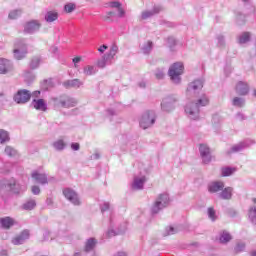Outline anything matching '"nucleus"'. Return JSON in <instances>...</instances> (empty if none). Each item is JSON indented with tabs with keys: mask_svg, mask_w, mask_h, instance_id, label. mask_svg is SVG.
<instances>
[{
	"mask_svg": "<svg viewBox=\"0 0 256 256\" xmlns=\"http://www.w3.org/2000/svg\"><path fill=\"white\" fill-rule=\"evenodd\" d=\"M232 105L234 107H245V99L241 98V97H235L233 100H232Z\"/></svg>",
	"mask_w": 256,
	"mask_h": 256,
	"instance_id": "obj_37",
	"label": "nucleus"
},
{
	"mask_svg": "<svg viewBox=\"0 0 256 256\" xmlns=\"http://www.w3.org/2000/svg\"><path fill=\"white\" fill-rule=\"evenodd\" d=\"M14 59L17 61H21V59H25L27 57V43L25 42V39L16 40L14 44Z\"/></svg>",
	"mask_w": 256,
	"mask_h": 256,
	"instance_id": "obj_8",
	"label": "nucleus"
},
{
	"mask_svg": "<svg viewBox=\"0 0 256 256\" xmlns=\"http://www.w3.org/2000/svg\"><path fill=\"white\" fill-rule=\"evenodd\" d=\"M29 237H30L29 230H24L19 235H17L12 239V243L13 245H23V243H25L27 239H29Z\"/></svg>",
	"mask_w": 256,
	"mask_h": 256,
	"instance_id": "obj_18",
	"label": "nucleus"
},
{
	"mask_svg": "<svg viewBox=\"0 0 256 256\" xmlns=\"http://www.w3.org/2000/svg\"><path fill=\"white\" fill-rule=\"evenodd\" d=\"M63 195L72 205H81V199H79V194L75 190L66 188L63 190Z\"/></svg>",
	"mask_w": 256,
	"mask_h": 256,
	"instance_id": "obj_10",
	"label": "nucleus"
},
{
	"mask_svg": "<svg viewBox=\"0 0 256 256\" xmlns=\"http://www.w3.org/2000/svg\"><path fill=\"white\" fill-rule=\"evenodd\" d=\"M248 219L253 225H256V205H252L248 209Z\"/></svg>",
	"mask_w": 256,
	"mask_h": 256,
	"instance_id": "obj_29",
	"label": "nucleus"
},
{
	"mask_svg": "<svg viewBox=\"0 0 256 256\" xmlns=\"http://www.w3.org/2000/svg\"><path fill=\"white\" fill-rule=\"evenodd\" d=\"M118 51H119V47H117V45L113 44L110 47L109 52L104 54L101 57V59H99L97 61V67H99V69H105V67H107V65H111L113 63V59H115V55H117Z\"/></svg>",
	"mask_w": 256,
	"mask_h": 256,
	"instance_id": "obj_6",
	"label": "nucleus"
},
{
	"mask_svg": "<svg viewBox=\"0 0 256 256\" xmlns=\"http://www.w3.org/2000/svg\"><path fill=\"white\" fill-rule=\"evenodd\" d=\"M159 11H161V7H154L153 10L143 11L141 14V19H143L144 21L147 19H151V17H153V15H156V13H159Z\"/></svg>",
	"mask_w": 256,
	"mask_h": 256,
	"instance_id": "obj_26",
	"label": "nucleus"
},
{
	"mask_svg": "<svg viewBox=\"0 0 256 256\" xmlns=\"http://www.w3.org/2000/svg\"><path fill=\"white\" fill-rule=\"evenodd\" d=\"M83 73L86 75V77H91L97 73V66L86 65L83 68Z\"/></svg>",
	"mask_w": 256,
	"mask_h": 256,
	"instance_id": "obj_28",
	"label": "nucleus"
},
{
	"mask_svg": "<svg viewBox=\"0 0 256 256\" xmlns=\"http://www.w3.org/2000/svg\"><path fill=\"white\" fill-rule=\"evenodd\" d=\"M107 49H108V46L103 44L102 46H100L98 48V51H99V53H105V51H107Z\"/></svg>",
	"mask_w": 256,
	"mask_h": 256,
	"instance_id": "obj_56",
	"label": "nucleus"
},
{
	"mask_svg": "<svg viewBox=\"0 0 256 256\" xmlns=\"http://www.w3.org/2000/svg\"><path fill=\"white\" fill-rule=\"evenodd\" d=\"M251 39V34L249 32H244L238 37V43L240 45H245V43H249Z\"/></svg>",
	"mask_w": 256,
	"mask_h": 256,
	"instance_id": "obj_35",
	"label": "nucleus"
},
{
	"mask_svg": "<svg viewBox=\"0 0 256 256\" xmlns=\"http://www.w3.org/2000/svg\"><path fill=\"white\" fill-rule=\"evenodd\" d=\"M169 194L162 193L158 195L152 204L150 211L152 215H157L158 213H161L163 209H166V207H169Z\"/></svg>",
	"mask_w": 256,
	"mask_h": 256,
	"instance_id": "obj_3",
	"label": "nucleus"
},
{
	"mask_svg": "<svg viewBox=\"0 0 256 256\" xmlns=\"http://www.w3.org/2000/svg\"><path fill=\"white\" fill-rule=\"evenodd\" d=\"M40 95H41V91H39V90H36L31 93V97H34L35 99L39 98Z\"/></svg>",
	"mask_w": 256,
	"mask_h": 256,
	"instance_id": "obj_57",
	"label": "nucleus"
},
{
	"mask_svg": "<svg viewBox=\"0 0 256 256\" xmlns=\"http://www.w3.org/2000/svg\"><path fill=\"white\" fill-rule=\"evenodd\" d=\"M100 157H101V155H99V153H95V154H93V155L91 156V159L97 160V159H100Z\"/></svg>",
	"mask_w": 256,
	"mask_h": 256,
	"instance_id": "obj_63",
	"label": "nucleus"
},
{
	"mask_svg": "<svg viewBox=\"0 0 256 256\" xmlns=\"http://www.w3.org/2000/svg\"><path fill=\"white\" fill-rule=\"evenodd\" d=\"M203 89V80L197 79L191 82L186 90V97L191 99L192 97H196L197 100L189 102L185 106V113L192 119L193 121H197L199 119V113L201 107H207L209 105V97L205 94H200L199 92Z\"/></svg>",
	"mask_w": 256,
	"mask_h": 256,
	"instance_id": "obj_1",
	"label": "nucleus"
},
{
	"mask_svg": "<svg viewBox=\"0 0 256 256\" xmlns=\"http://www.w3.org/2000/svg\"><path fill=\"white\" fill-rule=\"evenodd\" d=\"M237 171V168L235 167H222L221 168V175L222 177H231V175H233V173H235Z\"/></svg>",
	"mask_w": 256,
	"mask_h": 256,
	"instance_id": "obj_30",
	"label": "nucleus"
},
{
	"mask_svg": "<svg viewBox=\"0 0 256 256\" xmlns=\"http://www.w3.org/2000/svg\"><path fill=\"white\" fill-rule=\"evenodd\" d=\"M31 191L33 195H39L41 193V188H39L37 185H34L32 186Z\"/></svg>",
	"mask_w": 256,
	"mask_h": 256,
	"instance_id": "obj_52",
	"label": "nucleus"
},
{
	"mask_svg": "<svg viewBox=\"0 0 256 256\" xmlns=\"http://www.w3.org/2000/svg\"><path fill=\"white\" fill-rule=\"evenodd\" d=\"M199 153L202 159V162L207 165L211 163V148L207 144L199 145Z\"/></svg>",
	"mask_w": 256,
	"mask_h": 256,
	"instance_id": "obj_11",
	"label": "nucleus"
},
{
	"mask_svg": "<svg viewBox=\"0 0 256 256\" xmlns=\"http://www.w3.org/2000/svg\"><path fill=\"white\" fill-rule=\"evenodd\" d=\"M167 41L170 48L175 47L177 45V40L173 36L168 37Z\"/></svg>",
	"mask_w": 256,
	"mask_h": 256,
	"instance_id": "obj_49",
	"label": "nucleus"
},
{
	"mask_svg": "<svg viewBox=\"0 0 256 256\" xmlns=\"http://www.w3.org/2000/svg\"><path fill=\"white\" fill-rule=\"evenodd\" d=\"M75 4H73V3H68V4H66L65 6H64V11L66 12V13H73V10L75 9Z\"/></svg>",
	"mask_w": 256,
	"mask_h": 256,
	"instance_id": "obj_47",
	"label": "nucleus"
},
{
	"mask_svg": "<svg viewBox=\"0 0 256 256\" xmlns=\"http://www.w3.org/2000/svg\"><path fill=\"white\" fill-rule=\"evenodd\" d=\"M218 197L223 199V201H231V199H233V187L228 186L223 188L218 194Z\"/></svg>",
	"mask_w": 256,
	"mask_h": 256,
	"instance_id": "obj_21",
	"label": "nucleus"
},
{
	"mask_svg": "<svg viewBox=\"0 0 256 256\" xmlns=\"http://www.w3.org/2000/svg\"><path fill=\"white\" fill-rule=\"evenodd\" d=\"M32 179H35L40 185H47L49 181L47 180V174H41L39 172L32 173Z\"/></svg>",
	"mask_w": 256,
	"mask_h": 256,
	"instance_id": "obj_25",
	"label": "nucleus"
},
{
	"mask_svg": "<svg viewBox=\"0 0 256 256\" xmlns=\"http://www.w3.org/2000/svg\"><path fill=\"white\" fill-rule=\"evenodd\" d=\"M9 141H11L9 133L6 130L0 129V144L3 145L9 143Z\"/></svg>",
	"mask_w": 256,
	"mask_h": 256,
	"instance_id": "obj_33",
	"label": "nucleus"
},
{
	"mask_svg": "<svg viewBox=\"0 0 256 256\" xmlns=\"http://www.w3.org/2000/svg\"><path fill=\"white\" fill-rule=\"evenodd\" d=\"M249 147L247 142H240L233 145L230 149L226 150V155H233V153H241L245 148Z\"/></svg>",
	"mask_w": 256,
	"mask_h": 256,
	"instance_id": "obj_20",
	"label": "nucleus"
},
{
	"mask_svg": "<svg viewBox=\"0 0 256 256\" xmlns=\"http://www.w3.org/2000/svg\"><path fill=\"white\" fill-rule=\"evenodd\" d=\"M36 206L37 202H35V200H29L23 204V209H25V211H31L35 209Z\"/></svg>",
	"mask_w": 256,
	"mask_h": 256,
	"instance_id": "obj_38",
	"label": "nucleus"
},
{
	"mask_svg": "<svg viewBox=\"0 0 256 256\" xmlns=\"http://www.w3.org/2000/svg\"><path fill=\"white\" fill-rule=\"evenodd\" d=\"M113 17H117V14L113 11L107 12L104 16V21H107L108 23H111L113 21Z\"/></svg>",
	"mask_w": 256,
	"mask_h": 256,
	"instance_id": "obj_44",
	"label": "nucleus"
},
{
	"mask_svg": "<svg viewBox=\"0 0 256 256\" xmlns=\"http://www.w3.org/2000/svg\"><path fill=\"white\" fill-rule=\"evenodd\" d=\"M31 105L36 111H47V102L43 98L33 99Z\"/></svg>",
	"mask_w": 256,
	"mask_h": 256,
	"instance_id": "obj_19",
	"label": "nucleus"
},
{
	"mask_svg": "<svg viewBox=\"0 0 256 256\" xmlns=\"http://www.w3.org/2000/svg\"><path fill=\"white\" fill-rule=\"evenodd\" d=\"M236 19H237V21H242V23H243V21H245V16L241 13H238Z\"/></svg>",
	"mask_w": 256,
	"mask_h": 256,
	"instance_id": "obj_60",
	"label": "nucleus"
},
{
	"mask_svg": "<svg viewBox=\"0 0 256 256\" xmlns=\"http://www.w3.org/2000/svg\"><path fill=\"white\" fill-rule=\"evenodd\" d=\"M102 213H105V211H109L111 209V205L108 202H104L100 207Z\"/></svg>",
	"mask_w": 256,
	"mask_h": 256,
	"instance_id": "obj_51",
	"label": "nucleus"
},
{
	"mask_svg": "<svg viewBox=\"0 0 256 256\" xmlns=\"http://www.w3.org/2000/svg\"><path fill=\"white\" fill-rule=\"evenodd\" d=\"M29 77H30V79H35V76H33V74H31L30 71H27V72L25 73V78H26V79H29Z\"/></svg>",
	"mask_w": 256,
	"mask_h": 256,
	"instance_id": "obj_61",
	"label": "nucleus"
},
{
	"mask_svg": "<svg viewBox=\"0 0 256 256\" xmlns=\"http://www.w3.org/2000/svg\"><path fill=\"white\" fill-rule=\"evenodd\" d=\"M40 64H41V58L34 57L30 62V69H38Z\"/></svg>",
	"mask_w": 256,
	"mask_h": 256,
	"instance_id": "obj_40",
	"label": "nucleus"
},
{
	"mask_svg": "<svg viewBox=\"0 0 256 256\" xmlns=\"http://www.w3.org/2000/svg\"><path fill=\"white\" fill-rule=\"evenodd\" d=\"M59 19V14L55 11H48L45 15V21L47 23H53V21H57Z\"/></svg>",
	"mask_w": 256,
	"mask_h": 256,
	"instance_id": "obj_31",
	"label": "nucleus"
},
{
	"mask_svg": "<svg viewBox=\"0 0 256 256\" xmlns=\"http://www.w3.org/2000/svg\"><path fill=\"white\" fill-rule=\"evenodd\" d=\"M216 39L218 47H225V37L223 35H218Z\"/></svg>",
	"mask_w": 256,
	"mask_h": 256,
	"instance_id": "obj_48",
	"label": "nucleus"
},
{
	"mask_svg": "<svg viewBox=\"0 0 256 256\" xmlns=\"http://www.w3.org/2000/svg\"><path fill=\"white\" fill-rule=\"evenodd\" d=\"M236 93L238 95H247L249 93V84L240 81L236 85Z\"/></svg>",
	"mask_w": 256,
	"mask_h": 256,
	"instance_id": "obj_23",
	"label": "nucleus"
},
{
	"mask_svg": "<svg viewBox=\"0 0 256 256\" xmlns=\"http://www.w3.org/2000/svg\"><path fill=\"white\" fill-rule=\"evenodd\" d=\"M236 119H238V121H245V119H247V116H245V114L238 112L236 114Z\"/></svg>",
	"mask_w": 256,
	"mask_h": 256,
	"instance_id": "obj_54",
	"label": "nucleus"
},
{
	"mask_svg": "<svg viewBox=\"0 0 256 256\" xmlns=\"http://www.w3.org/2000/svg\"><path fill=\"white\" fill-rule=\"evenodd\" d=\"M207 214L210 220H212L213 222L217 221V213L215 212V209L213 207L208 208Z\"/></svg>",
	"mask_w": 256,
	"mask_h": 256,
	"instance_id": "obj_41",
	"label": "nucleus"
},
{
	"mask_svg": "<svg viewBox=\"0 0 256 256\" xmlns=\"http://www.w3.org/2000/svg\"><path fill=\"white\" fill-rule=\"evenodd\" d=\"M96 245H97V239H95V238L87 239L85 246H84L85 253H90V251H93V249H95Z\"/></svg>",
	"mask_w": 256,
	"mask_h": 256,
	"instance_id": "obj_27",
	"label": "nucleus"
},
{
	"mask_svg": "<svg viewBox=\"0 0 256 256\" xmlns=\"http://www.w3.org/2000/svg\"><path fill=\"white\" fill-rule=\"evenodd\" d=\"M27 187L21 185L15 178L3 179L0 182L1 193H13L19 195L25 192Z\"/></svg>",
	"mask_w": 256,
	"mask_h": 256,
	"instance_id": "obj_2",
	"label": "nucleus"
},
{
	"mask_svg": "<svg viewBox=\"0 0 256 256\" xmlns=\"http://www.w3.org/2000/svg\"><path fill=\"white\" fill-rule=\"evenodd\" d=\"M85 83L81 81L80 79H71V80H66L63 82V86L66 89H81Z\"/></svg>",
	"mask_w": 256,
	"mask_h": 256,
	"instance_id": "obj_16",
	"label": "nucleus"
},
{
	"mask_svg": "<svg viewBox=\"0 0 256 256\" xmlns=\"http://www.w3.org/2000/svg\"><path fill=\"white\" fill-rule=\"evenodd\" d=\"M118 17L122 18L125 17V10H123V8H118Z\"/></svg>",
	"mask_w": 256,
	"mask_h": 256,
	"instance_id": "obj_58",
	"label": "nucleus"
},
{
	"mask_svg": "<svg viewBox=\"0 0 256 256\" xmlns=\"http://www.w3.org/2000/svg\"><path fill=\"white\" fill-rule=\"evenodd\" d=\"M0 256H9V254L7 253V250H2Z\"/></svg>",
	"mask_w": 256,
	"mask_h": 256,
	"instance_id": "obj_64",
	"label": "nucleus"
},
{
	"mask_svg": "<svg viewBox=\"0 0 256 256\" xmlns=\"http://www.w3.org/2000/svg\"><path fill=\"white\" fill-rule=\"evenodd\" d=\"M109 7L112 9H119L121 8V3L119 1H112L109 3Z\"/></svg>",
	"mask_w": 256,
	"mask_h": 256,
	"instance_id": "obj_50",
	"label": "nucleus"
},
{
	"mask_svg": "<svg viewBox=\"0 0 256 256\" xmlns=\"http://www.w3.org/2000/svg\"><path fill=\"white\" fill-rule=\"evenodd\" d=\"M155 121H157V114L155 111L147 110L141 115L139 125L141 129H149V127L155 125Z\"/></svg>",
	"mask_w": 256,
	"mask_h": 256,
	"instance_id": "obj_7",
	"label": "nucleus"
},
{
	"mask_svg": "<svg viewBox=\"0 0 256 256\" xmlns=\"http://www.w3.org/2000/svg\"><path fill=\"white\" fill-rule=\"evenodd\" d=\"M175 233H177V230L175 228H173L172 226H170L169 228L165 229L164 237H167L169 235H175Z\"/></svg>",
	"mask_w": 256,
	"mask_h": 256,
	"instance_id": "obj_46",
	"label": "nucleus"
},
{
	"mask_svg": "<svg viewBox=\"0 0 256 256\" xmlns=\"http://www.w3.org/2000/svg\"><path fill=\"white\" fill-rule=\"evenodd\" d=\"M146 181L147 178L145 176H134L131 188L133 189V191H141V189L145 187Z\"/></svg>",
	"mask_w": 256,
	"mask_h": 256,
	"instance_id": "obj_15",
	"label": "nucleus"
},
{
	"mask_svg": "<svg viewBox=\"0 0 256 256\" xmlns=\"http://www.w3.org/2000/svg\"><path fill=\"white\" fill-rule=\"evenodd\" d=\"M184 70L185 66H183L182 62H176L170 66L168 75L174 85H179L181 83V76L183 75Z\"/></svg>",
	"mask_w": 256,
	"mask_h": 256,
	"instance_id": "obj_5",
	"label": "nucleus"
},
{
	"mask_svg": "<svg viewBox=\"0 0 256 256\" xmlns=\"http://www.w3.org/2000/svg\"><path fill=\"white\" fill-rule=\"evenodd\" d=\"M41 29V23L37 20H32L27 22L24 26V32L28 33V35H33V33H37Z\"/></svg>",
	"mask_w": 256,
	"mask_h": 256,
	"instance_id": "obj_13",
	"label": "nucleus"
},
{
	"mask_svg": "<svg viewBox=\"0 0 256 256\" xmlns=\"http://www.w3.org/2000/svg\"><path fill=\"white\" fill-rule=\"evenodd\" d=\"M225 189V182L223 181H212L208 184V191L210 193H219Z\"/></svg>",
	"mask_w": 256,
	"mask_h": 256,
	"instance_id": "obj_17",
	"label": "nucleus"
},
{
	"mask_svg": "<svg viewBox=\"0 0 256 256\" xmlns=\"http://www.w3.org/2000/svg\"><path fill=\"white\" fill-rule=\"evenodd\" d=\"M57 51H59V49L56 46L50 47V53H53L55 55L57 54Z\"/></svg>",
	"mask_w": 256,
	"mask_h": 256,
	"instance_id": "obj_62",
	"label": "nucleus"
},
{
	"mask_svg": "<svg viewBox=\"0 0 256 256\" xmlns=\"http://www.w3.org/2000/svg\"><path fill=\"white\" fill-rule=\"evenodd\" d=\"M175 103H177V98L175 96H168L162 100L161 109L162 111H173L175 109Z\"/></svg>",
	"mask_w": 256,
	"mask_h": 256,
	"instance_id": "obj_12",
	"label": "nucleus"
},
{
	"mask_svg": "<svg viewBox=\"0 0 256 256\" xmlns=\"http://www.w3.org/2000/svg\"><path fill=\"white\" fill-rule=\"evenodd\" d=\"M8 17L9 19H19L21 17V10H12Z\"/></svg>",
	"mask_w": 256,
	"mask_h": 256,
	"instance_id": "obj_43",
	"label": "nucleus"
},
{
	"mask_svg": "<svg viewBox=\"0 0 256 256\" xmlns=\"http://www.w3.org/2000/svg\"><path fill=\"white\" fill-rule=\"evenodd\" d=\"M53 147L56 151H63V149H65V142L61 139L57 140L53 143Z\"/></svg>",
	"mask_w": 256,
	"mask_h": 256,
	"instance_id": "obj_39",
	"label": "nucleus"
},
{
	"mask_svg": "<svg viewBox=\"0 0 256 256\" xmlns=\"http://www.w3.org/2000/svg\"><path fill=\"white\" fill-rule=\"evenodd\" d=\"M107 115H109V117H115V115H117V112L114 109H108Z\"/></svg>",
	"mask_w": 256,
	"mask_h": 256,
	"instance_id": "obj_55",
	"label": "nucleus"
},
{
	"mask_svg": "<svg viewBox=\"0 0 256 256\" xmlns=\"http://www.w3.org/2000/svg\"><path fill=\"white\" fill-rule=\"evenodd\" d=\"M245 243L244 242H238L234 248L235 253H243L245 251Z\"/></svg>",
	"mask_w": 256,
	"mask_h": 256,
	"instance_id": "obj_42",
	"label": "nucleus"
},
{
	"mask_svg": "<svg viewBox=\"0 0 256 256\" xmlns=\"http://www.w3.org/2000/svg\"><path fill=\"white\" fill-rule=\"evenodd\" d=\"M13 101H15L17 105H25V103H29V101H31V91L27 89L18 90L13 96Z\"/></svg>",
	"mask_w": 256,
	"mask_h": 256,
	"instance_id": "obj_9",
	"label": "nucleus"
},
{
	"mask_svg": "<svg viewBox=\"0 0 256 256\" xmlns=\"http://www.w3.org/2000/svg\"><path fill=\"white\" fill-rule=\"evenodd\" d=\"M71 149L72 151H79V149H81V145L77 142H73L71 143Z\"/></svg>",
	"mask_w": 256,
	"mask_h": 256,
	"instance_id": "obj_53",
	"label": "nucleus"
},
{
	"mask_svg": "<svg viewBox=\"0 0 256 256\" xmlns=\"http://www.w3.org/2000/svg\"><path fill=\"white\" fill-rule=\"evenodd\" d=\"M4 153L8 156V157H17L18 152L15 148H13L12 146H6Z\"/></svg>",
	"mask_w": 256,
	"mask_h": 256,
	"instance_id": "obj_36",
	"label": "nucleus"
},
{
	"mask_svg": "<svg viewBox=\"0 0 256 256\" xmlns=\"http://www.w3.org/2000/svg\"><path fill=\"white\" fill-rule=\"evenodd\" d=\"M10 71H13V62L5 58H0V75H7Z\"/></svg>",
	"mask_w": 256,
	"mask_h": 256,
	"instance_id": "obj_14",
	"label": "nucleus"
},
{
	"mask_svg": "<svg viewBox=\"0 0 256 256\" xmlns=\"http://www.w3.org/2000/svg\"><path fill=\"white\" fill-rule=\"evenodd\" d=\"M73 63H74V67H76L77 68V63H81V57H75V58H73Z\"/></svg>",
	"mask_w": 256,
	"mask_h": 256,
	"instance_id": "obj_59",
	"label": "nucleus"
},
{
	"mask_svg": "<svg viewBox=\"0 0 256 256\" xmlns=\"http://www.w3.org/2000/svg\"><path fill=\"white\" fill-rule=\"evenodd\" d=\"M51 102L54 107H63L64 109H70V107H76L77 99L62 94L60 96L52 97Z\"/></svg>",
	"mask_w": 256,
	"mask_h": 256,
	"instance_id": "obj_4",
	"label": "nucleus"
},
{
	"mask_svg": "<svg viewBox=\"0 0 256 256\" xmlns=\"http://www.w3.org/2000/svg\"><path fill=\"white\" fill-rule=\"evenodd\" d=\"M231 239H233V236H231V233H229L227 230H222L219 232L218 240L221 245H227Z\"/></svg>",
	"mask_w": 256,
	"mask_h": 256,
	"instance_id": "obj_22",
	"label": "nucleus"
},
{
	"mask_svg": "<svg viewBox=\"0 0 256 256\" xmlns=\"http://www.w3.org/2000/svg\"><path fill=\"white\" fill-rule=\"evenodd\" d=\"M126 229H127L126 225H124L121 229H118L117 231L110 228L107 231V237H115V235H122V233H125Z\"/></svg>",
	"mask_w": 256,
	"mask_h": 256,
	"instance_id": "obj_34",
	"label": "nucleus"
},
{
	"mask_svg": "<svg viewBox=\"0 0 256 256\" xmlns=\"http://www.w3.org/2000/svg\"><path fill=\"white\" fill-rule=\"evenodd\" d=\"M0 225L2 229H11L15 225V220L9 216L0 218Z\"/></svg>",
	"mask_w": 256,
	"mask_h": 256,
	"instance_id": "obj_24",
	"label": "nucleus"
},
{
	"mask_svg": "<svg viewBox=\"0 0 256 256\" xmlns=\"http://www.w3.org/2000/svg\"><path fill=\"white\" fill-rule=\"evenodd\" d=\"M155 77L156 79H164L165 77V69L163 68H158L155 72Z\"/></svg>",
	"mask_w": 256,
	"mask_h": 256,
	"instance_id": "obj_45",
	"label": "nucleus"
},
{
	"mask_svg": "<svg viewBox=\"0 0 256 256\" xmlns=\"http://www.w3.org/2000/svg\"><path fill=\"white\" fill-rule=\"evenodd\" d=\"M141 51L144 55H149L153 51V42L147 41L141 46Z\"/></svg>",
	"mask_w": 256,
	"mask_h": 256,
	"instance_id": "obj_32",
	"label": "nucleus"
}]
</instances>
